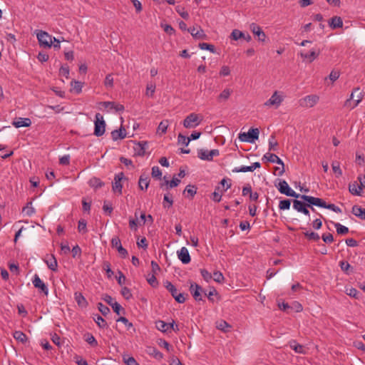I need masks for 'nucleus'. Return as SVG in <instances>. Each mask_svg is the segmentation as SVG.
Returning <instances> with one entry per match:
<instances>
[{
    "mask_svg": "<svg viewBox=\"0 0 365 365\" xmlns=\"http://www.w3.org/2000/svg\"><path fill=\"white\" fill-rule=\"evenodd\" d=\"M36 37L38 43L43 47L51 48L53 44L54 37L43 31H36Z\"/></svg>",
    "mask_w": 365,
    "mask_h": 365,
    "instance_id": "6e6552de",
    "label": "nucleus"
},
{
    "mask_svg": "<svg viewBox=\"0 0 365 365\" xmlns=\"http://www.w3.org/2000/svg\"><path fill=\"white\" fill-rule=\"evenodd\" d=\"M220 186L221 187L222 192H226L231 187V182L230 179L223 178L220 182Z\"/></svg>",
    "mask_w": 365,
    "mask_h": 365,
    "instance_id": "a18cd8bd",
    "label": "nucleus"
},
{
    "mask_svg": "<svg viewBox=\"0 0 365 365\" xmlns=\"http://www.w3.org/2000/svg\"><path fill=\"white\" fill-rule=\"evenodd\" d=\"M232 93V90L229 88H225L222 91V92L219 94L217 97V101L219 102H224L228 100Z\"/></svg>",
    "mask_w": 365,
    "mask_h": 365,
    "instance_id": "bb28decb",
    "label": "nucleus"
},
{
    "mask_svg": "<svg viewBox=\"0 0 365 365\" xmlns=\"http://www.w3.org/2000/svg\"><path fill=\"white\" fill-rule=\"evenodd\" d=\"M188 32L196 39H204L206 37V34L200 27L196 28L193 26L189 28Z\"/></svg>",
    "mask_w": 365,
    "mask_h": 365,
    "instance_id": "412c9836",
    "label": "nucleus"
},
{
    "mask_svg": "<svg viewBox=\"0 0 365 365\" xmlns=\"http://www.w3.org/2000/svg\"><path fill=\"white\" fill-rule=\"evenodd\" d=\"M217 328L220 330L227 332L231 328L230 325L224 320H220L217 322Z\"/></svg>",
    "mask_w": 365,
    "mask_h": 365,
    "instance_id": "a19ab883",
    "label": "nucleus"
},
{
    "mask_svg": "<svg viewBox=\"0 0 365 365\" xmlns=\"http://www.w3.org/2000/svg\"><path fill=\"white\" fill-rule=\"evenodd\" d=\"M199 47L202 50H207L212 53H215V47L211 44H208L207 43H202L199 44Z\"/></svg>",
    "mask_w": 365,
    "mask_h": 365,
    "instance_id": "bf43d9fd",
    "label": "nucleus"
},
{
    "mask_svg": "<svg viewBox=\"0 0 365 365\" xmlns=\"http://www.w3.org/2000/svg\"><path fill=\"white\" fill-rule=\"evenodd\" d=\"M150 184L149 178L147 175H140L138 181V186L142 190H147Z\"/></svg>",
    "mask_w": 365,
    "mask_h": 365,
    "instance_id": "7c9ffc66",
    "label": "nucleus"
},
{
    "mask_svg": "<svg viewBox=\"0 0 365 365\" xmlns=\"http://www.w3.org/2000/svg\"><path fill=\"white\" fill-rule=\"evenodd\" d=\"M175 10L177 13L184 19L187 20L189 19L190 16L188 12L185 10V9L183 6H177L175 7Z\"/></svg>",
    "mask_w": 365,
    "mask_h": 365,
    "instance_id": "79ce46f5",
    "label": "nucleus"
},
{
    "mask_svg": "<svg viewBox=\"0 0 365 365\" xmlns=\"http://www.w3.org/2000/svg\"><path fill=\"white\" fill-rule=\"evenodd\" d=\"M222 188L220 185L217 186L215 189V191L211 195V199L217 202H219L221 201L222 194L224 192H222Z\"/></svg>",
    "mask_w": 365,
    "mask_h": 365,
    "instance_id": "2f4dec72",
    "label": "nucleus"
},
{
    "mask_svg": "<svg viewBox=\"0 0 365 365\" xmlns=\"http://www.w3.org/2000/svg\"><path fill=\"white\" fill-rule=\"evenodd\" d=\"M200 273H201L202 277L206 282H208L211 280V279L212 277V274L207 269H201Z\"/></svg>",
    "mask_w": 365,
    "mask_h": 365,
    "instance_id": "338daca9",
    "label": "nucleus"
},
{
    "mask_svg": "<svg viewBox=\"0 0 365 365\" xmlns=\"http://www.w3.org/2000/svg\"><path fill=\"white\" fill-rule=\"evenodd\" d=\"M123 361L127 365H139L133 356L123 357Z\"/></svg>",
    "mask_w": 365,
    "mask_h": 365,
    "instance_id": "774afa93",
    "label": "nucleus"
},
{
    "mask_svg": "<svg viewBox=\"0 0 365 365\" xmlns=\"http://www.w3.org/2000/svg\"><path fill=\"white\" fill-rule=\"evenodd\" d=\"M349 192L356 196H361L362 193V187L360 185H359L356 182H354L349 185Z\"/></svg>",
    "mask_w": 365,
    "mask_h": 365,
    "instance_id": "a878e982",
    "label": "nucleus"
},
{
    "mask_svg": "<svg viewBox=\"0 0 365 365\" xmlns=\"http://www.w3.org/2000/svg\"><path fill=\"white\" fill-rule=\"evenodd\" d=\"M202 120L203 117L202 115L191 113L185 117L182 122V125L185 128H195L202 123Z\"/></svg>",
    "mask_w": 365,
    "mask_h": 365,
    "instance_id": "7ed1b4c3",
    "label": "nucleus"
},
{
    "mask_svg": "<svg viewBox=\"0 0 365 365\" xmlns=\"http://www.w3.org/2000/svg\"><path fill=\"white\" fill-rule=\"evenodd\" d=\"M165 288L170 292L171 295L178 303H184L185 297L183 294L178 293L176 287L169 281L164 283Z\"/></svg>",
    "mask_w": 365,
    "mask_h": 365,
    "instance_id": "9b49d317",
    "label": "nucleus"
},
{
    "mask_svg": "<svg viewBox=\"0 0 365 365\" xmlns=\"http://www.w3.org/2000/svg\"><path fill=\"white\" fill-rule=\"evenodd\" d=\"M93 320L100 328L103 329L107 327V323L106 322L104 319L100 315H94Z\"/></svg>",
    "mask_w": 365,
    "mask_h": 365,
    "instance_id": "37998d69",
    "label": "nucleus"
},
{
    "mask_svg": "<svg viewBox=\"0 0 365 365\" xmlns=\"http://www.w3.org/2000/svg\"><path fill=\"white\" fill-rule=\"evenodd\" d=\"M319 101V96L316 94L307 95L299 100L302 107L311 108L315 106Z\"/></svg>",
    "mask_w": 365,
    "mask_h": 365,
    "instance_id": "1a4fd4ad",
    "label": "nucleus"
},
{
    "mask_svg": "<svg viewBox=\"0 0 365 365\" xmlns=\"http://www.w3.org/2000/svg\"><path fill=\"white\" fill-rule=\"evenodd\" d=\"M289 346L291 349L294 350L296 353L299 354H305L306 349L301 344H297L295 341H292L289 343Z\"/></svg>",
    "mask_w": 365,
    "mask_h": 365,
    "instance_id": "473e14b6",
    "label": "nucleus"
},
{
    "mask_svg": "<svg viewBox=\"0 0 365 365\" xmlns=\"http://www.w3.org/2000/svg\"><path fill=\"white\" fill-rule=\"evenodd\" d=\"M155 327L158 330L165 333L169 331V325L168 323H165L164 321L159 320L156 322Z\"/></svg>",
    "mask_w": 365,
    "mask_h": 365,
    "instance_id": "4c0bfd02",
    "label": "nucleus"
},
{
    "mask_svg": "<svg viewBox=\"0 0 365 365\" xmlns=\"http://www.w3.org/2000/svg\"><path fill=\"white\" fill-rule=\"evenodd\" d=\"M31 124V120L29 118H19L13 122L16 128L29 127Z\"/></svg>",
    "mask_w": 365,
    "mask_h": 365,
    "instance_id": "393cba45",
    "label": "nucleus"
},
{
    "mask_svg": "<svg viewBox=\"0 0 365 365\" xmlns=\"http://www.w3.org/2000/svg\"><path fill=\"white\" fill-rule=\"evenodd\" d=\"M98 309L101 312V314L105 316L110 312L109 308L101 302L98 304Z\"/></svg>",
    "mask_w": 365,
    "mask_h": 365,
    "instance_id": "69168bd1",
    "label": "nucleus"
},
{
    "mask_svg": "<svg viewBox=\"0 0 365 365\" xmlns=\"http://www.w3.org/2000/svg\"><path fill=\"white\" fill-rule=\"evenodd\" d=\"M110 242L112 247L116 248L123 258H125L128 256V251L122 246L121 242L118 237H113Z\"/></svg>",
    "mask_w": 365,
    "mask_h": 365,
    "instance_id": "dca6fc26",
    "label": "nucleus"
},
{
    "mask_svg": "<svg viewBox=\"0 0 365 365\" xmlns=\"http://www.w3.org/2000/svg\"><path fill=\"white\" fill-rule=\"evenodd\" d=\"M331 168L336 178H339L342 175V170L340 168L339 162L336 160L333 161L331 163Z\"/></svg>",
    "mask_w": 365,
    "mask_h": 365,
    "instance_id": "e433bc0d",
    "label": "nucleus"
},
{
    "mask_svg": "<svg viewBox=\"0 0 365 365\" xmlns=\"http://www.w3.org/2000/svg\"><path fill=\"white\" fill-rule=\"evenodd\" d=\"M23 212L24 215L29 217L35 213V209L33 207L31 202H28L26 205L23 208Z\"/></svg>",
    "mask_w": 365,
    "mask_h": 365,
    "instance_id": "58836bf2",
    "label": "nucleus"
},
{
    "mask_svg": "<svg viewBox=\"0 0 365 365\" xmlns=\"http://www.w3.org/2000/svg\"><path fill=\"white\" fill-rule=\"evenodd\" d=\"M177 255L178 259L182 262V264H188L191 259L189 254L188 250L183 247L180 250L177 251Z\"/></svg>",
    "mask_w": 365,
    "mask_h": 365,
    "instance_id": "a211bd4d",
    "label": "nucleus"
},
{
    "mask_svg": "<svg viewBox=\"0 0 365 365\" xmlns=\"http://www.w3.org/2000/svg\"><path fill=\"white\" fill-rule=\"evenodd\" d=\"M285 99V95L282 91H275L272 96L267 99L264 106L268 108H279Z\"/></svg>",
    "mask_w": 365,
    "mask_h": 365,
    "instance_id": "f257e3e1",
    "label": "nucleus"
},
{
    "mask_svg": "<svg viewBox=\"0 0 365 365\" xmlns=\"http://www.w3.org/2000/svg\"><path fill=\"white\" fill-rule=\"evenodd\" d=\"M291 201L289 200H282L279 201V208L280 210H289L290 208Z\"/></svg>",
    "mask_w": 365,
    "mask_h": 365,
    "instance_id": "13d9d810",
    "label": "nucleus"
},
{
    "mask_svg": "<svg viewBox=\"0 0 365 365\" xmlns=\"http://www.w3.org/2000/svg\"><path fill=\"white\" fill-rule=\"evenodd\" d=\"M320 51L317 48H312L309 51L303 49L299 53V55L304 62L312 63L315 61L319 56Z\"/></svg>",
    "mask_w": 365,
    "mask_h": 365,
    "instance_id": "0eeeda50",
    "label": "nucleus"
},
{
    "mask_svg": "<svg viewBox=\"0 0 365 365\" xmlns=\"http://www.w3.org/2000/svg\"><path fill=\"white\" fill-rule=\"evenodd\" d=\"M336 232L339 235H345L349 232V228L339 222L334 223Z\"/></svg>",
    "mask_w": 365,
    "mask_h": 365,
    "instance_id": "c03bdc74",
    "label": "nucleus"
},
{
    "mask_svg": "<svg viewBox=\"0 0 365 365\" xmlns=\"http://www.w3.org/2000/svg\"><path fill=\"white\" fill-rule=\"evenodd\" d=\"M86 339L85 340L91 345L93 346H96L98 345V342L96 341V339H95V337L91 334H87L86 336Z\"/></svg>",
    "mask_w": 365,
    "mask_h": 365,
    "instance_id": "680f3d73",
    "label": "nucleus"
},
{
    "mask_svg": "<svg viewBox=\"0 0 365 365\" xmlns=\"http://www.w3.org/2000/svg\"><path fill=\"white\" fill-rule=\"evenodd\" d=\"M43 261L51 270H57L58 262L56 257L53 255H47L43 259Z\"/></svg>",
    "mask_w": 365,
    "mask_h": 365,
    "instance_id": "6ab92c4d",
    "label": "nucleus"
},
{
    "mask_svg": "<svg viewBox=\"0 0 365 365\" xmlns=\"http://www.w3.org/2000/svg\"><path fill=\"white\" fill-rule=\"evenodd\" d=\"M259 133L258 128H250L247 133H240L238 138L242 142L253 143L259 138Z\"/></svg>",
    "mask_w": 365,
    "mask_h": 365,
    "instance_id": "423d86ee",
    "label": "nucleus"
},
{
    "mask_svg": "<svg viewBox=\"0 0 365 365\" xmlns=\"http://www.w3.org/2000/svg\"><path fill=\"white\" fill-rule=\"evenodd\" d=\"M126 130L124 127L120 126L118 130H114L111 132V138L113 140L116 141L118 140L123 139L126 137Z\"/></svg>",
    "mask_w": 365,
    "mask_h": 365,
    "instance_id": "b1692460",
    "label": "nucleus"
},
{
    "mask_svg": "<svg viewBox=\"0 0 365 365\" xmlns=\"http://www.w3.org/2000/svg\"><path fill=\"white\" fill-rule=\"evenodd\" d=\"M213 280L218 283H222L224 281V276L222 272L216 271L212 275Z\"/></svg>",
    "mask_w": 365,
    "mask_h": 365,
    "instance_id": "864d4df0",
    "label": "nucleus"
},
{
    "mask_svg": "<svg viewBox=\"0 0 365 365\" xmlns=\"http://www.w3.org/2000/svg\"><path fill=\"white\" fill-rule=\"evenodd\" d=\"M106 132V122L103 116L97 113L95 115L94 120V135L97 137L102 136Z\"/></svg>",
    "mask_w": 365,
    "mask_h": 365,
    "instance_id": "39448f33",
    "label": "nucleus"
},
{
    "mask_svg": "<svg viewBox=\"0 0 365 365\" xmlns=\"http://www.w3.org/2000/svg\"><path fill=\"white\" fill-rule=\"evenodd\" d=\"M355 162L360 166H363L365 163L364 156L362 153L356 152Z\"/></svg>",
    "mask_w": 365,
    "mask_h": 365,
    "instance_id": "052dcab7",
    "label": "nucleus"
},
{
    "mask_svg": "<svg viewBox=\"0 0 365 365\" xmlns=\"http://www.w3.org/2000/svg\"><path fill=\"white\" fill-rule=\"evenodd\" d=\"M306 204L302 201L294 200L293 201V208L297 212H300L301 210L305 207Z\"/></svg>",
    "mask_w": 365,
    "mask_h": 365,
    "instance_id": "5fc2aeb1",
    "label": "nucleus"
},
{
    "mask_svg": "<svg viewBox=\"0 0 365 365\" xmlns=\"http://www.w3.org/2000/svg\"><path fill=\"white\" fill-rule=\"evenodd\" d=\"M300 198L307 202L309 206L314 205L322 208H324L326 206V202L322 199L319 197L302 195L300 196Z\"/></svg>",
    "mask_w": 365,
    "mask_h": 365,
    "instance_id": "ddd939ff",
    "label": "nucleus"
},
{
    "mask_svg": "<svg viewBox=\"0 0 365 365\" xmlns=\"http://www.w3.org/2000/svg\"><path fill=\"white\" fill-rule=\"evenodd\" d=\"M147 148L148 143L146 142H139L135 143L133 147L134 155L138 156H143L145 153Z\"/></svg>",
    "mask_w": 365,
    "mask_h": 365,
    "instance_id": "aec40b11",
    "label": "nucleus"
},
{
    "mask_svg": "<svg viewBox=\"0 0 365 365\" xmlns=\"http://www.w3.org/2000/svg\"><path fill=\"white\" fill-rule=\"evenodd\" d=\"M32 283L36 288L40 289L45 295L48 294V289L46 284L40 279L38 275L35 274Z\"/></svg>",
    "mask_w": 365,
    "mask_h": 365,
    "instance_id": "f3484780",
    "label": "nucleus"
},
{
    "mask_svg": "<svg viewBox=\"0 0 365 365\" xmlns=\"http://www.w3.org/2000/svg\"><path fill=\"white\" fill-rule=\"evenodd\" d=\"M346 294L351 297L358 299L359 296V292L353 287H348L346 289Z\"/></svg>",
    "mask_w": 365,
    "mask_h": 365,
    "instance_id": "3c124183",
    "label": "nucleus"
},
{
    "mask_svg": "<svg viewBox=\"0 0 365 365\" xmlns=\"http://www.w3.org/2000/svg\"><path fill=\"white\" fill-rule=\"evenodd\" d=\"M264 158H266L268 161H269L271 163L281 165L282 167V169L280 173H284V163L277 155L271 153H267L264 155Z\"/></svg>",
    "mask_w": 365,
    "mask_h": 365,
    "instance_id": "5701e85b",
    "label": "nucleus"
},
{
    "mask_svg": "<svg viewBox=\"0 0 365 365\" xmlns=\"http://www.w3.org/2000/svg\"><path fill=\"white\" fill-rule=\"evenodd\" d=\"M87 223L85 220H80L78 221V230L79 232L81 233H86L87 232V227H86Z\"/></svg>",
    "mask_w": 365,
    "mask_h": 365,
    "instance_id": "4d7b16f0",
    "label": "nucleus"
},
{
    "mask_svg": "<svg viewBox=\"0 0 365 365\" xmlns=\"http://www.w3.org/2000/svg\"><path fill=\"white\" fill-rule=\"evenodd\" d=\"M329 25L332 29L341 28L343 26V21L341 17L334 16L329 20Z\"/></svg>",
    "mask_w": 365,
    "mask_h": 365,
    "instance_id": "c756f323",
    "label": "nucleus"
},
{
    "mask_svg": "<svg viewBox=\"0 0 365 365\" xmlns=\"http://www.w3.org/2000/svg\"><path fill=\"white\" fill-rule=\"evenodd\" d=\"M231 73V69L228 66L223 65L221 66L220 70L219 71V75L221 77H225L230 76Z\"/></svg>",
    "mask_w": 365,
    "mask_h": 365,
    "instance_id": "8fccbe9b",
    "label": "nucleus"
},
{
    "mask_svg": "<svg viewBox=\"0 0 365 365\" xmlns=\"http://www.w3.org/2000/svg\"><path fill=\"white\" fill-rule=\"evenodd\" d=\"M250 29L252 32L258 37L259 41L265 42L267 36L259 25L255 23H252L250 24Z\"/></svg>",
    "mask_w": 365,
    "mask_h": 365,
    "instance_id": "2eb2a0df",
    "label": "nucleus"
},
{
    "mask_svg": "<svg viewBox=\"0 0 365 365\" xmlns=\"http://www.w3.org/2000/svg\"><path fill=\"white\" fill-rule=\"evenodd\" d=\"M98 108L108 113H122L125 108L123 105L114 101H103L98 103Z\"/></svg>",
    "mask_w": 365,
    "mask_h": 365,
    "instance_id": "f03ea898",
    "label": "nucleus"
},
{
    "mask_svg": "<svg viewBox=\"0 0 365 365\" xmlns=\"http://www.w3.org/2000/svg\"><path fill=\"white\" fill-rule=\"evenodd\" d=\"M351 212L356 217L365 220V209L362 208L359 205H354L352 207Z\"/></svg>",
    "mask_w": 365,
    "mask_h": 365,
    "instance_id": "cd10ccee",
    "label": "nucleus"
},
{
    "mask_svg": "<svg viewBox=\"0 0 365 365\" xmlns=\"http://www.w3.org/2000/svg\"><path fill=\"white\" fill-rule=\"evenodd\" d=\"M363 96L362 92L359 91V88H356L351 93L349 98L346 101L344 106L349 109H353L362 101Z\"/></svg>",
    "mask_w": 365,
    "mask_h": 365,
    "instance_id": "20e7f679",
    "label": "nucleus"
},
{
    "mask_svg": "<svg viewBox=\"0 0 365 365\" xmlns=\"http://www.w3.org/2000/svg\"><path fill=\"white\" fill-rule=\"evenodd\" d=\"M14 337L15 339L22 343L25 342L27 339L26 334L21 331H15L14 333Z\"/></svg>",
    "mask_w": 365,
    "mask_h": 365,
    "instance_id": "de8ad7c7",
    "label": "nucleus"
},
{
    "mask_svg": "<svg viewBox=\"0 0 365 365\" xmlns=\"http://www.w3.org/2000/svg\"><path fill=\"white\" fill-rule=\"evenodd\" d=\"M230 37L232 39L237 41L238 39L245 37V34L242 31L238 29H234L231 33Z\"/></svg>",
    "mask_w": 365,
    "mask_h": 365,
    "instance_id": "09e8293b",
    "label": "nucleus"
},
{
    "mask_svg": "<svg viewBox=\"0 0 365 365\" xmlns=\"http://www.w3.org/2000/svg\"><path fill=\"white\" fill-rule=\"evenodd\" d=\"M74 299L76 302H77L78 305L81 307H86L88 305L87 300L83 297V295L80 292H75L74 293Z\"/></svg>",
    "mask_w": 365,
    "mask_h": 365,
    "instance_id": "c85d7f7f",
    "label": "nucleus"
},
{
    "mask_svg": "<svg viewBox=\"0 0 365 365\" xmlns=\"http://www.w3.org/2000/svg\"><path fill=\"white\" fill-rule=\"evenodd\" d=\"M220 152L217 149L211 150L201 149L198 151V158L202 160L211 161L214 157L218 156Z\"/></svg>",
    "mask_w": 365,
    "mask_h": 365,
    "instance_id": "f8f14e48",
    "label": "nucleus"
},
{
    "mask_svg": "<svg viewBox=\"0 0 365 365\" xmlns=\"http://www.w3.org/2000/svg\"><path fill=\"white\" fill-rule=\"evenodd\" d=\"M163 201H164V202H163L164 207L169 208L173 204V198L168 194L164 195Z\"/></svg>",
    "mask_w": 365,
    "mask_h": 365,
    "instance_id": "603ef678",
    "label": "nucleus"
},
{
    "mask_svg": "<svg viewBox=\"0 0 365 365\" xmlns=\"http://www.w3.org/2000/svg\"><path fill=\"white\" fill-rule=\"evenodd\" d=\"M151 174H152L153 178H155L157 179H160L161 175H162L161 170H160L159 167H158V166L153 167Z\"/></svg>",
    "mask_w": 365,
    "mask_h": 365,
    "instance_id": "0e129e2a",
    "label": "nucleus"
},
{
    "mask_svg": "<svg viewBox=\"0 0 365 365\" xmlns=\"http://www.w3.org/2000/svg\"><path fill=\"white\" fill-rule=\"evenodd\" d=\"M125 178L123 173H118L115 175L114 181L112 185V189L114 192L118 193V195L122 194L123 185L121 181Z\"/></svg>",
    "mask_w": 365,
    "mask_h": 365,
    "instance_id": "4468645a",
    "label": "nucleus"
},
{
    "mask_svg": "<svg viewBox=\"0 0 365 365\" xmlns=\"http://www.w3.org/2000/svg\"><path fill=\"white\" fill-rule=\"evenodd\" d=\"M277 189L279 191L280 193L284 194L289 197H300V195L297 194L294 190H292L287 181L284 180H280L278 185Z\"/></svg>",
    "mask_w": 365,
    "mask_h": 365,
    "instance_id": "9d476101",
    "label": "nucleus"
},
{
    "mask_svg": "<svg viewBox=\"0 0 365 365\" xmlns=\"http://www.w3.org/2000/svg\"><path fill=\"white\" fill-rule=\"evenodd\" d=\"M155 83L153 82H149L146 86L145 95L149 98H153L155 91Z\"/></svg>",
    "mask_w": 365,
    "mask_h": 365,
    "instance_id": "f704fd0d",
    "label": "nucleus"
},
{
    "mask_svg": "<svg viewBox=\"0 0 365 365\" xmlns=\"http://www.w3.org/2000/svg\"><path fill=\"white\" fill-rule=\"evenodd\" d=\"M88 184L91 187L95 189L99 188L103 185V182L98 178L93 177L88 181Z\"/></svg>",
    "mask_w": 365,
    "mask_h": 365,
    "instance_id": "c9c22d12",
    "label": "nucleus"
},
{
    "mask_svg": "<svg viewBox=\"0 0 365 365\" xmlns=\"http://www.w3.org/2000/svg\"><path fill=\"white\" fill-rule=\"evenodd\" d=\"M147 281L153 287H156L158 284L157 279L154 274H149L147 277Z\"/></svg>",
    "mask_w": 365,
    "mask_h": 365,
    "instance_id": "6e6d98bb",
    "label": "nucleus"
},
{
    "mask_svg": "<svg viewBox=\"0 0 365 365\" xmlns=\"http://www.w3.org/2000/svg\"><path fill=\"white\" fill-rule=\"evenodd\" d=\"M170 125V122L168 120H162L158 125L157 133L160 135L164 134L166 133L168 128Z\"/></svg>",
    "mask_w": 365,
    "mask_h": 365,
    "instance_id": "72a5a7b5",
    "label": "nucleus"
},
{
    "mask_svg": "<svg viewBox=\"0 0 365 365\" xmlns=\"http://www.w3.org/2000/svg\"><path fill=\"white\" fill-rule=\"evenodd\" d=\"M71 89L76 93H80L82 91L83 83L78 81H72L71 83Z\"/></svg>",
    "mask_w": 365,
    "mask_h": 365,
    "instance_id": "ea45409f",
    "label": "nucleus"
},
{
    "mask_svg": "<svg viewBox=\"0 0 365 365\" xmlns=\"http://www.w3.org/2000/svg\"><path fill=\"white\" fill-rule=\"evenodd\" d=\"M190 290L196 301L202 300L201 293L202 292V289L200 285L195 283H192L190 284Z\"/></svg>",
    "mask_w": 365,
    "mask_h": 365,
    "instance_id": "4be33fe9",
    "label": "nucleus"
},
{
    "mask_svg": "<svg viewBox=\"0 0 365 365\" xmlns=\"http://www.w3.org/2000/svg\"><path fill=\"white\" fill-rule=\"evenodd\" d=\"M178 140L180 144L184 145L185 146H187L190 142L188 137H186L182 134L178 135Z\"/></svg>",
    "mask_w": 365,
    "mask_h": 365,
    "instance_id": "e2e57ef3",
    "label": "nucleus"
},
{
    "mask_svg": "<svg viewBox=\"0 0 365 365\" xmlns=\"http://www.w3.org/2000/svg\"><path fill=\"white\" fill-rule=\"evenodd\" d=\"M269 150L276 151L277 148L278 143L275 139L274 135H272L269 138Z\"/></svg>",
    "mask_w": 365,
    "mask_h": 365,
    "instance_id": "49530a36",
    "label": "nucleus"
}]
</instances>
